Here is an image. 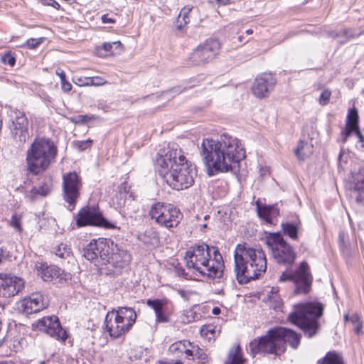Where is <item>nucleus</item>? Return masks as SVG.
I'll list each match as a JSON object with an SVG mask.
<instances>
[{
  "mask_svg": "<svg viewBox=\"0 0 364 364\" xmlns=\"http://www.w3.org/2000/svg\"><path fill=\"white\" fill-rule=\"evenodd\" d=\"M190 346H191V343L188 341L184 340L178 341L171 344L168 351L170 354L177 358L184 353L186 358L191 359V356L193 355L194 350L190 349Z\"/></svg>",
  "mask_w": 364,
  "mask_h": 364,
  "instance_id": "bb28decb",
  "label": "nucleus"
},
{
  "mask_svg": "<svg viewBox=\"0 0 364 364\" xmlns=\"http://www.w3.org/2000/svg\"><path fill=\"white\" fill-rule=\"evenodd\" d=\"M58 148L48 138L35 139L26 153L27 171L38 175L46 171L55 161Z\"/></svg>",
  "mask_w": 364,
  "mask_h": 364,
  "instance_id": "423d86ee",
  "label": "nucleus"
},
{
  "mask_svg": "<svg viewBox=\"0 0 364 364\" xmlns=\"http://www.w3.org/2000/svg\"><path fill=\"white\" fill-rule=\"evenodd\" d=\"M43 4L44 5L53 6L56 9H58L60 7V4L55 0H43Z\"/></svg>",
  "mask_w": 364,
  "mask_h": 364,
  "instance_id": "13d9d810",
  "label": "nucleus"
},
{
  "mask_svg": "<svg viewBox=\"0 0 364 364\" xmlns=\"http://www.w3.org/2000/svg\"><path fill=\"white\" fill-rule=\"evenodd\" d=\"M24 280L9 274H0V297L10 299L17 295L24 287Z\"/></svg>",
  "mask_w": 364,
  "mask_h": 364,
  "instance_id": "4468645a",
  "label": "nucleus"
},
{
  "mask_svg": "<svg viewBox=\"0 0 364 364\" xmlns=\"http://www.w3.org/2000/svg\"><path fill=\"white\" fill-rule=\"evenodd\" d=\"M184 261L186 269L180 267L176 259H171L170 263L174 271L186 279H198L197 276L213 279L223 277L224 263L217 247L205 243L196 245L186 252Z\"/></svg>",
  "mask_w": 364,
  "mask_h": 364,
  "instance_id": "f03ea898",
  "label": "nucleus"
},
{
  "mask_svg": "<svg viewBox=\"0 0 364 364\" xmlns=\"http://www.w3.org/2000/svg\"><path fill=\"white\" fill-rule=\"evenodd\" d=\"M301 335L292 329L277 326L269 329L266 335L255 338L250 343V353L255 357L258 353L279 355L286 350L288 343L296 349L301 342Z\"/></svg>",
  "mask_w": 364,
  "mask_h": 364,
  "instance_id": "20e7f679",
  "label": "nucleus"
},
{
  "mask_svg": "<svg viewBox=\"0 0 364 364\" xmlns=\"http://www.w3.org/2000/svg\"><path fill=\"white\" fill-rule=\"evenodd\" d=\"M256 208L258 216L267 224L274 225L276 219L279 215V209L277 204L262 205L259 200L256 202Z\"/></svg>",
  "mask_w": 364,
  "mask_h": 364,
  "instance_id": "412c9836",
  "label": "nucleus"
},
{
  "mask_svg": "<svg viewBox=\"0 0 364 364\" xmlns=\"http://www.w3.org/2000/svg\"><path fill=\"white\" fill-rule=\"evenodd\" d=\"M109 240L98 239L92 240L83 250V256L95 264V265L107 264L108 255H110L112 247Z\"/></svg>",
  "mask_w": 364,
  "mask_h": 364,
  "instance_id": "9d476101",
  "label": "nucleus"
},
{
  "mask_svg": "<svg viewBox=\"0 0 364 364\" xmlns=\"http://www.w3.org/2000/svg\"><path fill=\"white\" fill-rule=\"evenodd\" d=\"M69 119L75 124H83L81 114L71 117L69 118Z\"/></svg>",
  "mask_w": 364,
  "mask_h": 364,
  "instance_id": "052dcab7",
  "label": "nucleus"
},
{
  "mask_svg": "<svg viewBox=\"0 0 364 364\" xmlns=\"http://www.w3.org/2000/svg\"><path fill=\"white\" fill-rule=\"evenodd\" d=\"M323 306L320 303L309 302L294 306V311L288 316L289 321L299 326L309 338L314 336L320 328L319 318Z\"/></svg>",
  "mask_w": 364,
  "mask_h": 364,
  "instance_id": "0eeeda50",
  "label": "nucleus"
},
{
  "mask_svg": "<svg viewBox=\"0 0 364 364\" xmlns=\"http://www.w3.org/2000/svg\"><path fill=\"white\" fill-rule=\"evenodd\" d=\"M90 77L75 75L73 82L78 86H90Z\"/></svg>",
  "mask_w": 364,
  "mask_h": 364,
  "instance_id": "ea45409f",
  "label": "nucleus"
},
{
  "mask_svg": "<svg viewBox=\"0 0 364 364\" xmlns=\"http://www.w3.org/2000/svg\"><path fill=\"white\" fill-rule=\"evenodd\" d=\"M278 291H279L278 287H272L269 294H268V296L278 294Z\"/></svg>",
  "mask_w": 364,
  "mask_h": 364,
  "instance_id": "69168bd1",
  "label": "nucleus"
},
{
  "mask_svg": "<svg viewBox=\"0 0 364 364\" xmlns=\"http://www.w3.org/2000/svg\"><path fill=\"white\" fill-rule=\"evenodd\" d=\"M121 46H122V44L119 41H116V42H113V43H105L103 45V48L106 51L109 52V51H111L112 46H115L116 48H117V47H120Z\"/></svg>",
  "mask_w": 364,
  "mask_h": 364,
  "instance_id": "864d4df0",
  "label": "nucleus"
},
{
  "mask_svg": "<svg viewBox=\"0 0 364 364\" xmlns=\"http://www.w3.org/2000/svg\"><path fill=\"white\" fill-rule=\"evenodd\" d=\"M102 21L103 23H114L115 20L113 18L109 16L108 14H104L102 16Z\"/></svg>",
  "mask_w": 364,
  "mask_h": 364,
  "instance_id": "bf43d9fd",
  "label": "nucleus"
},
{
  "mask_svg": "<svg viewBox=\"0 0 364 364\" xmlns=\"http://www.w3.org/2000/svg\"><path fill=\"white\" fill-rule=\"evenodd\" d=\"M353 193L355 194L358 203L364 202V169L360 168L358 172L352 173L351 180Z\"/></svg>",
  "mask_w": 364,
  "mask_h": 364,
  "instance_id": "5701e85b",
  "label": "nucleus"
},
{
  "mask_svg": "<svg viewBox=\"0 0 364 364\" xmlns=\"http://www.w3.org/2000/svg\"><path fill=\"white\" fill-rule=\"evenodd\" d=\"M21 216L18 214H14L10 220V225L17 230L19 232L22 231Z\"/></svg>",
  "mask_w": 364,
  "mask_h": 364,
  "instance_id": "58836bf2",
  "label": "nucleus"
},
{
  "mask_svg": "<svg viewBox=\"0 0 364 364\" xmlns=\"http://www.w3.org/2000/svg\"><path fill=\"white\" fill-rule=\"evenodd\" d=\"M190 349L194 350L193 355L191 356V358L194 359L196 358V359L201 360L203 363H205L208 360L207 354L203 349L200 348L198 346L191 343V346H190Z\"/></svg>",
  "mask_w": 364,
  "mask_h": 364,
  "instance_id": "c9c22d12",
  "label": "nucleus"
},
{
  "mask_svg": "<svg viewBox=\"0 0 364 364\" xmlns=\"http://www.w3.org/2000/svg\"><path fill=\"white\" fill-rule=\"evenodd\" d=\"M90 86H101L107 84V82L100 76L90 77Z\"/></svg>",
  "mask_w": 364,
  "mask_h": 364,
  "instance_id": "49530a36",
  "label": "nucleus"
},
{
  "mask_svg": "<svg viewBox=\"0 0 364 364\" xmlns=\"http://www.w3.org/2000/svg\"><path fill=\"white\" fill-rule=\"evenodd\" d=\"M46 40V38L41 37L38 38H30L28 39L27 41L25 43V46H26L28 48L31 49H33L37 48L39 45L43 43L44 41Z\"/></svg>",
  "mask_w": 364,
  "mask_h": 364,
  "instance_id": "a19ab883",
  "label": "nucleus"
},
{
  "mask_svg": "<svg viewBox=\"0 0 364 364\" xmlns=\"http://www.w3.org/2000/svg\"><path fill=\"white\" fill-rule=\"evenodd\" d=\"M146 304L149 307L154 310L156 314V321L159 322V299H149L146 300Z\"/></svg>",
  "mask_w": 364,
  "mask_h": 364,
  "instance_id": "4c0bfd02",
  "label": "nucleus"
},
{
  "mask_svg": "<svg viewBox=\"0 0 364 364\" xmlns=\"http://www.w3.org/2000/svg\"><path fill=\"white\" fill-rule=\"evenodd\" d=\"M55 255L63 259L68 257L71 254V249L68 245L60 243L55 248Z\"/></svg>",
  "mask_w": 364,
  "mask_h": 364,
  "instance_id": "f704fd0d",
  "label": "nucleus"
},
{
  "mask_svg": "<svg viewBox=\"0 0 364 364\" xmlns=\"http://www.w3.org/2000/svg\"><path fill=\"white\" fill-rule=\"evenodd\" d=\"M235 272L240 284H247L257 279L267 269V259L264 251L254 249L245 244H238L235 250Z\"/></svg>",
  "mask_w": 364,
  "mask_h": 364,
  "instance_id": "39448f33",
  "label": "nucleus"
},
{
  "mask_svg": "<svg viewBox=\"0 0 364 364\" xmlns=\"http://www.w3.org/2000/svg\"><path fill=\"white\" fill-rule=\"evenodd\" d=\"M109 312H114V315L127 326H132L135 323L136 314L134 310L129 307H118L117 309H112Z\"/></svg>",
  "mask_w": 364,
  "mask_h": 364,
  "instance_id": "cd10ccee",
  "label": "nucleus"
},
{
  "mask_svg": "<svg viewBox=\"0 0 364 364\" xmlns=\"http://www.w3.org/2000/svg\"><path fill=\"white\" fill-rule=\"evenodd\" d=\"M1 61L4 63L8 64L12 67L15 65L16 59L14 56H13L11 53H8L1 57Z\"/></svg>",
  "mask_w": 364,
  "mask_h": 364,
  "instance_id": "de8ad7c7",
  "label": "nucleus"
},
{
  "mask_svg": "<svg viewBox=\"0 0 364 364\" xmlns=\"http://www.w3.org/2000/svg\"><path fill=\"white\" fill-rule=\"evenodd\" d=\"M177 291L184 301H188L191 296L193 294V291L188 290L178 289Z\"/></svg>",
  "mask_w": 364,
  "mask_h": 364,
  "instance_id": "3c124183",
  "label": "nucleus"
},
{
  "mask_svg": "<svg viewBox=\"0 0 364 364\" xmlns=\"http://www.w3.org/2000/svg\"><path fill=\"white\" fill-rule=\"evenodd\" d=\"M81 117H82V123H85L90 120H91L93 117L92 116H89V115H87V114H85V115H82L81 114Z\"/></svg>",
  "mask_w": 364,
  "mask_h": 364,
  "instance_id": "e2e57ef3",
  "label": "nucleus"
},
{
  "mask_svg": "<svg viewBox=\"0 0 364 364\" xmlns=\"http://www.w3.org/2000/svg\"><path fill=\"white\" fill-rule=\"evenodd\" d=\"M331 92L328 90H324L320 97H319V103L321 105H326L329 102L330 97H331Z\"/></svg>",
  "mask_w": 364,
  "mask_h": 364,
  "instance_id": "a18cd8bd",
  "label": "nucleus"
},
{
  "mask_svg": "<svg viewBox=\"0 0 364 364\" xmlns=\"http://www.w3.org/2000/svg\"><path fill=\"white\" fill-rule=\"evenodd\" d=\"M282 235H287L293 240H296L299 237V227L296 224L290 222L282 223L281 224Z\"/></svg>",
  "mask_w": 364,
  "mask_h": 364,
  "instance_id": "473e14b6",
  "label": "nucleus"
},
{
  "mask_svg": "<svg viewBox=\"0 0 364 364\" xmlns=\"http://www.w3.org/2000/svg\"><path fill=\"white\" fill-rule=\"evenodd\" d=\"M180 210L173 205L161 204V226L167 229L176 227L181 220Z\"/></svg>",
  "mask_w": 364,
  "mask_h": 364,
  "instance_id": "6ab92c4d",
  "label": "nucleus"
},
{
  "mask_svg": "<svg viewBox=\"0 0 364 364\" xmlns=\"http://www.w3.org/2000/svg\"><path fill=\"white\" fill-rule=\"evenodd\" d=\"M76 225L77 227L91 225L109 229L115 228L112 223L103 217L100 209L95 206H86L81 208L76 217Z\"/></svg>",
  "mask_w": 364,
  "mask_h": 364,
  "instance_id": "f8f14e48",
  "label": "nucleus"
},
{
  "mask_svg": "<svg viewBox=\"0 0 364 364\" xmlns=\"http://www.w3.org/2000/svg\"><path fill=\"white\" fill-rule=\"evenodd\" d=\"M11 125V132L14 139L21 146L29 137L28 121L23 112L16 110Z\"/></svg>",
  "mask_w": 364,
  "mask_h": 364,
  "instance_id": "dca6fc26",
  "label": "nucleus"
},
{
  "mask_svg": "<svg viewBox=\"0 0 364 364\" xmlns=\"http://www.w3.org/2000/svg\"><path fill=\"white\" fill-rule=\"evenodd\" d=\"M265 244L275 262L282 265H291L296 257L292 246L284 240L281 232H266Z\"/></svg>",
  "mask_w": 364,
  "mask_h": 364,
  "instance_id": "6e6552de",
  "label": "nucleus"
},
{
  "mask_svg": "<svg viewBox=\"0 0 364 364\" xmlns=\"http://www.w3.org/2000/svg\"><path fill=\"white\" fill-rule=\"evenodd\" d=\"M159 203H155L152 205L149 211V215L151 219L155 220L157 223H159Z\"/></svg>",
  "mask_w": 364,
  "mask_h": 364,
  "instance_id": "37998d69",
  "label": "nucleus"
},
{
  "mask_svg": "<svg viewBox=\"0 0 364 364\" xmlns=\"http://www.w3.org/2000/svg\"><path fill=\"white\" fill-rule=\"evenodd\" d=\"M192 11V7L189 6H184L180 11L179 16L184 21V24H188L190 22L189 14Z\"/></svg>",
  "mask_w": 364,
  "mask_h": 364,
  "instance_id": "79ce46f5",
  "label": "nucleus"
},
{
  "mask_svg": "<svg viewBox=\"0 0 364 364\" xmlns=\"http://www.w3.org/2000/svg\"><path fill=\"white\" fill-rule=\"evenodd\" d=\"M173 311L172 301L166 297L161 296V323L170 322Z\"/></svg>",
  "mask_w": 364,
  "mask_h": 364,
  "instance_id": "c85d7f7f",
  "label": "nucleus"
},
{
  "mask_svg": "<svg viewBox=\"0 0 364 364\" xmlns=\"http://www.w3.org/2000/svg\"><path fill=\"white\" fill-rule=\"evenodd\" d=\"M338 239H339L340 242H343V240H344V233L343 232L339 233Z\"/></svg>",
  "mask_w": 364,
  "mask_h": 364,
  "instance_id": "774afa93",
  "label": "nucleus"
},
{
  "mask_svg": "<svg viewBox=\"0 0 364 364\" xmlns=\"http://www.w3.org/2000/svg\"><path fill=\"white\" fill-rule=\"evenodd\" d=\"M129 188L130 187L127 182H124L119 186H118V191L120 194L127 193L129 191Z\"/></svg>",
  "mask_w": 364,
  "mask_h": 364,
  "instance_id": "6e6d98bb",
  "label": "nucleus"
},
{
  "mask_svg": "<svg viewBox=\"0 0 364 364\" xmlns=\"http://www.w3.org/2000/svg\"><path fill=\"white\" fill-rule=\"evenodd\" d=\"M55 74L60 77V81L62 80H65V79H66L65 77V72L61 70L60 68H58L56 70H55Z\"/></svg>",
  "mask_w": 364,
  "mask_h": 364,
  "instance_id": "680f3d73",
  "label": "nucleus"
},
{
  "mask_svg": "<svg viewBox=\"0 0 364 364\" xmlns=\"http://www.w3.org/2000/svg\"><path fill=\"white\" fill-rule=\"evenodd\" d=\"M220 44L217 39H208L200 44L191 53L190 60L193 65L208 63L218 54Z\"/></svg>",
  "mask_w": 364,
  "mask_h": 364,
  "instance_id": "ddd939ff",
  "label": "nucleus"
},
{
  "mask_svg": "<svg viewBox=\"0 0 364 364\" xmlns=\"http://www.w3.org/2000/svg\"><path fill=\"white\" fill-rule=\"evenodd\" d=\"M105 325L109 336L114 338L124 335L131 328V326H127V323L117 318L114 312H107L105 319Z\"/></svg>",
  "mask_w": 364,
  "mask_h": 364,
  "instance_id": "a211bd4d",
  "label": "nucleus"
},
{
  "mask_svg": "<svg viewBox=\"0 0 364 364\" xmlns=\"http://www.w3.org/2000/svg\"><path fill=\"white\" fill-rule=\"evenodd\" d=\"M113 250L112 249L110 255H108L107 264H110L115 269L114 272H118L129 264L131 256L124 250H118L116 252H113Z\"/></svg>",
  "mask_w": 364,
  "mask_h": 364,
  "instance_id": "4be33fe9",
  "label": "nucleus"
},
{
  "mask_svg": "<svg viewBox=\"0 0 364 364\" xmlns=\"http://www.w3.org/2000/svg\"><path fill=\"white\" fill-rule=\"evenodd\" d=\"M245 360L242 357V348L238 345L235 348L230 350L225 364H244Z\"/></svg>",
  "mask_w": 364,
  "mask_h": 364,
  "instance_id": "2f4dec72",
  "label": "nucleus"
},
{
  "mask_svg": "<svg viewBox=\"0 0 364 364\" xmlns=\"http://www.w3.org/2000/svg\"><path fill=\"white\" fill-rule=\"evenodd\" d=\"M280 282H292L294 294H307L311 289L313 276L307 262L302 261L293 272H284L279 277Z\"/></svg>",
  "mask_w": 364,
  "mask_h": 364,
  "instance_id": "1a4fd4ad",
  "label": "nucleus"
},
{
  "mask_svg": "<svg viewBox=\"0 0 364 364\" xmlns=\"http://www.w3.org/2000/svg\"><path fill=\"white\" fill-rule=\"evenodd\" d=\"M161 149V179L171 188L187 189L194 183L195 168L175 142H164Z\"/></svg>",
  "mask_w": 364,
  "mask_h": 364,
  "instance_id": "7ed1b4c3",
  "label": "nucleus"
},
{
  "mask_svg": "<svg viewBox=\"0 0 364 364\" xmlns=\"http://www.w3.org/2000/svg\"><path fill=\"white\" fill-rule=\"evenodd\" d=\"M353 132L355 133V136H357V138L358 139L357 144H356L357 149L360 151H363L364 150V136L360 132L359 128L354 130Z\"/></svg>",
  "mask_w": 364,
  "mask_h": 364,
  "instance_id": "c03bdc74",
  "label": "nucleus"
},
{
  "mask_svg": "<svg viewBox=\"0 0 364 364\" xmlns=\"http://www.w3.org/2000/svg\"><path fill=\"white\" fill-rule=\"evenodd\" d=\"M80 176L75 172L71 171L63 176V198L68 203L70 210L73 209L80 196V190L82 188Z\"/></svg>",
  "mask_w": 364,
  "mask_h": 364,
  "instance_id": "9b49d317",
  "label": "nucleus"
},
{
  "mask_svg": "<svg viewBox=\"0 0 364 364\" xmlns=\"http://www.w3.org/2000/svg\"><path fill=\"white\" fill-rule=\"evenodd\" d=\"M269 300L274 303V309L279 308L281 304V299L278 294L274 296H269Z\"/></svg>",
  "mask_w": 364,
  "mask_h": 364,
  "instance_id": "603ef678",
  "label": "nucleus"
},
{
  "mask_svg": "<svg viewBox=\"0 0 364 364\" xmlns=\"http://www.w3.org/2000/svg\"><path fill=\"white\" fill-rule=\"evenodd\" d=\"M363 34H364V30L357 32L353 28H346L340 29L339 31H337L336 32H333L332 33V37L333 38H338V37L345 38H346L345 41H340L341 43H344L346 41L353 39L355 38H357Z\"/></svg>",
  "mask_w": 364,
  "mask_h": 364,
  "instance_id": "c756f323",
  "label": "nucleus"
},
{
  "mask_svg": "<svg viewBox=\"0 0 364 364\" xmlns=\"http://www.w3.org/2000/svg\"><path fill=\"white\" fill-rule=\"evenodd\" d=\"M161 364H183V363L179 360H172L171 362H162L161 361Z\"/></svg>",
  "mask_w": 364,
  "mask_h": 364,
  "instance_id": "0e129e2a",
  "label": "nucleus"
},
{
  "mask_svg": "<svg viewBox=\"0 0 364 364\" xmlns=\"http://www.w3.org/2000/svg\"><path fill=\"white\" fill-rule=\"evenodd\" d=\"M53 188V180L51 176H46L38 186L33 187L26 197L31 201H33L38 196H46Z\"/></svg>",
  "mask_w": 364,
  "mask_h": 364,
  "instance_id": "a878e982",
  "label": "nucleus"
},
{
  "mask_svg": "<svg viewBox=\"0 0 364 364\" xmlns=\"http://www.w3.org/2000/svg\"><path fill=\"white\" fill-rule=\"evenodd\" d=\"M200 154L209 176L232 171V165L246 156L240 141L228 134H221L217 139H203Z\"/></svg>",
  "mask_w": 364,
  "mask_h": 364,
  "instance_id": "f257e3e1",
  "label": "nucleus"
},
{
  "mask_svg": "<svg viewBox=\"0 0 364 364\" xmlns=\"http://www.w3.org/2000/svg\"><path fill=\"white\" fill-rule=\"evenodd\" d=\"M61 87L64 92H69L72 89V85L65 79L61 81Z\"/></svg>",
  "mask_w": 364,
  "mask_h": 364,
  "instance_id": "4d7b16f0",
  "label": "nucleus"
},
{
  "mask_svg": "<svg viewBox=\"0 0 364 364\" xmlns=\"http://www.w3.org/2000/svg\"><path fill=\"white\" fill-rule=\"evenodd\" d=\"M275 83L276 80L271 74H262L255 79L252 92L258 98L267 97L273 90Z\"/></svg>",
  "mask_w": 364,
  "mask_h": 364,
  "instance_id": "f3484780",
  "label": "nucleus"
},
{
  "mask_svg": "<svg viewBox=\"0 0 364 364\" xmlns=\"http://www.w3.org/2000/svg\"><path fill=\"white\" fill-rule=\"evenodd\" d=\"M213 314L215 315H218L220 313V309L219 307H214L213 309Z\"/></svg>",
  "mask_w": 364,
  "mask_h": 364,
  "instance_id": "338daca9",
  "label": "nucleus"
},
{
  "mask_svg": "<svg viewBox=\"0 0 364 364\" xmlns=\"http://www.w3.org/2000/svg\"><path fill=\"white\" fill-rule=\"evenodd\" d=\"M358 122L359 117L357 109L355 108L349 109L347 115L346 124L341 133L343 136V143H346L348 138L352 134L353 131L359 128Z\"/></svg>",
  "mask_w": 364,
  "mask_h": 364,
  "instance_id": "393cba45",
  "label": "nucleus"
},
{
  "mask_svg": "<svg viewBox=\"0 0 364 364\" xmlns=\"http://www.w3.org/2000/svg\"><path fill=\"white\" fill-rule=\"evenodd\" d=\"M36 328L56 340L63 342L68 338L67 332L61 327L59 319L55 316H46L38 320Z\"/></svg>",
  "mask_w": 364,
  "mask_h": 364,
  "instance_id": "2eb2a0df",
  "label": "nucleus"
},
{
  "mask_svg": "<svg viewBox=\"0 0 364 364\" xmlns=\"http://www.w3.org/2000/svg\"><path fill=\"white\" fill-rule=\"evenodd\" d=\"M92 143V140H91V139L81 141H78L77 143V146L80 151H83V150L86 149L87 147L90 146Z\"/></svg>",
  "mask_w": 364,
  "mask_h": 364,
  "instance_id": "8fccbe9b",
  "label": "nucleus"
},
{
  "mask_svg": "<svg viewBox=\"0 0 364 364\" xmlns=\"http://www.w3.org/2000/svg\"><path fill=\"white\" fill-rule=\"evenodd\" d=\"M11 255L9 251H7L6 248L0 247V264H2L5 260L10 259Z\"/></svg>",
  "mask_w": 364,
  "mask_h": 364,
  "instance_id": "09e8293b",
  "label": "nucleus"
},
{
  "mask_svg": "<svg viewBox=\"0 0 364 364\" xmlns=\"http://www.w3.org/2000/svg\"><path fill=\"white\" fill-rule=\"evenodd\" d=\"M186 25L187 24H184V21H183L181 16H178L176 23V29L180 32H183Z\"/></svg>",
  "mask_w": 364,
  "mask_h": 364,
  "instance_id": "5fc2aeb1",
  "label": "nucleus"
},
{
  "mask_svg": "<svg viewBox=\"0 0 364 364\" xmlns=\"http://www.w3.org/2000/svg\"><path fill=\"white\" fill-rule=\"evenodd\" d=\"M316 364H344L341 355L335 350L328 351L326 355L319 359Z\"/></svg>",
  "mask_w": 364,
  "mask_h": 364,
  "instance_id": "72a5a7b5",
  "label": "nucleus"
},
{
  "mask_svg": "<svg viewBox=\"0 0 364 364\" xmlns=\"http://www.w3.org/2000/svg\"><path fill=\"white\" fill-rule=\"evenodd\" d=\"M36 268L38 274L41 276L45 282H52L57 279H62L61 275L63 270L57 266H48L46 264L38 263L36 264Z\"/></svg>",
  "mask_w": 364,
  "mask_h": 364,
  "instance_id": "b1692460",
  "label": "nucleus"
},
{
  "mask_svg": "<svg viewBox=\"0 0 364 364\" xmlns=\"http://www.w3.org/2000/svg\"><path fill=\"white\" fill-rule=\"evenodd\" d=\"M21 306L25 314H31L46 308L47 304L44 301V298L42 294L34 293L28 297L25 298L23 300Z\"/></svg>",
  "mask_w": 364,
  "mask_h": 364,
  "instance_id": "aec40b11",
  "label": "nucleus"
},
{
  "mask_svg": "<svg viewBox=\"0 0 364 364\" xmlns=\"http://www.w3.org/2000/svg\"><path fill=\"white\" fill-rule=\"evenodd\" d=\"M313 152V146L309 145L307 141L299 140L297 147L294 153L298 159L304 161L306 158L309 156Z\"/></svg>",
  "mask_w": 364,
  "mask_h": 364,
  "instance_id": "7c9ffc66",
  "label": "nucleus"
},
{
  "mask_svg": "<svg viewBox=\"0 0 364 364\" xmlns=\"http://www.w3.org/2000/svg\"><path fill=\"white\" fill-rule=\"evenodd\" d=\"M350 322L353 325L354 331L357 335L363 333V321L358 314H353L350 316Z\"/></svg>",
  "mask_w": 364,
  "mask_h": 364,
  "instance_id": "e433bc0d",
  "label": "nucleus"
}]
</instances>
